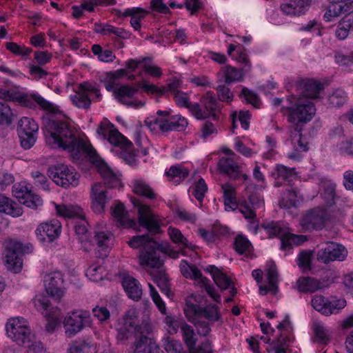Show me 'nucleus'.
<instances>
[{"instance_id": "338daca9", "label": "nucleus", "mask_w": 353, "mask_h": 353, "mask_svg": "<svg viewBox=\"0 0 353 353\" xmlns=\"http://www.w3.org/2000/svg\"><path fill=\"white\" fill-rule=\"evenodd\" d=\"M208 191L207 185L203 179H199L195 185L192 194L199 201H201L205 196V192Z\"/></svg>"}, {"instance_id": "c03bdc74", "label": "nucleus", "mask_w": 353, "mask_h": 353, "mask_svg": "<svg viewBox=\"0 0 353 353\" xmlns=\"http://www.w3.org/2000/svg\"><path fill=\"white\" fill-rule=\"evenodd\" d=\"M234 248L239 254H249L252 251L250 241L244 236L239 234L234 240Z\"/></svg>"}, {"instance_id": "052dcab7", "label": "nucleus", "mask_w": 353, "mask_h": 353, "mask_svg": "<svg viewBox=\"0 0 353 353\" xmlns=\"http://www.w3.org/2000/svg\"><path fill=\"white\" fill-rule=\"evenodd\" d=\"M132 147H130L129 148H123L119 149L118 152L119 157L122 159L126 163L129 165H134L137 161V154L134 151L132 150Z\"/></svg>"}, {"instance_id": "6e6552de", "label": "nucleus", "mask_w": 353, "mask_h": 353, "mask_svg": "<svg viewBox=\"0 0 353 353\" xmlns=\"http://www.w3.org/2000/svg\"><path fill=\"white\" fill-rule=\"evenodd\" d=\"M180 271L182 275L186 279L196 280L199 282L201 286L204 288L208 294L210 296L216 303H221V296L215 293L214 288L210 284V281L203 276L201 272L195 265H190L185 260L180 263Z\"/></svg>"}, {"instance_id": "e2e57ef3", "label": "nucleus", "mask_w": 353, "mask_h": 353, "mask_svg": "<svg viewBox=\"0 0 353 353\" xmlns=\"http://www.w3.org/2000/svg\"><path fill=\"white\" fill-rule=\"evenodd\" d=\"M100 81L104 85L105 89L109 92H112L115 90L114 85H117L119 81H117L114 79L113 74L110 72H105L100 77Z\"/></svg>"}, {"instance_id": "0e129e2a", "label": "nucleus", "mask_w": 353, "mask_h": 353, "mask_svg": "<svg viewBox=\"0 0 353 353\" xmlns=\"http://www.w3.org/2000/svg\"><path fill=\"white\" fill-rule=\"evenodd\" d=\"M314 332L317 338V341L321 344H326L329 342L327 330L323 325L319 323H315L314 325Z\"/></svg>"}, {"instance_id": "1a4fd4ad", "label": "nucleus", "mask_w": 353, "mask_h": 353, "mask_svg": "<svg viewBox=\"0 0 353 353\" xmlns=\"http://www.w3.org/2000/svg\"><path fill=\"white\" fill-rule=\"evenodd\" d=\"M328 222H334L327 209L316 208L307 212L300 223L305 230H321Z\"/></svg>"}, {"instance_id": "a18cd8bd", "label": "nucleus", "mask_w": 353, "mask_h": 353, "mask_svg": "<svg viewBox=\"0 0 353 353\" xmlns=\"http://www.w3.org/2000/svg\"><path fill=\"white\" fill-rule=\"evenodd\" d=\"M168 234L171 240L177 243L179 246L194 250L195 246L190 243L188 239L182 234L181 231L175 228L170 227L168 228Z\"/></svg>"}, {"instance_id": "a19ab883", "label": "nucleus", "mask_w": 353, "mask_h": 353, "mask_svg": "<svg viewBox=\"0 0 353 353\" xmlns=\"http://www.w3.org/2000/svg\"><path fill=\"white\" fill-rule=\"evenodd\" d=\"M352 30H353V19L344 17L339 23L335 35L339 39L343 40Z\"/></svg>"}, {"instance_id": "39448f33", "label": "nucleus", "mask_w": 353, "mask_h": 353, "mask_svg": "<svg viewBox=\"0 0 353 353\" xmlns=\"http://www.w3.org/2000/svg\"><path fill=\"white\" fill-rule=\"evenodd\" d=\"M290 110L288 121L294 124L293 130L297 132L302 131V126L310 121L316 112V108L312 101H302L300 99H298L294 107L290 108Z\"/></svg>"}, {"instance_id": "f8f14e48", "label": "nucleus", "mask_w": 353, "mask_h": 353, "mask_svg": "<svg viewBox=\"0 0 353 353\" xmlns=\"http://www.w3.org/2000/svg\"><path fill=\"white\" fill-rule=\"evenodd\" d=\"M39 126L32 119L23 117L18 123L17 132L21 145L24 149H30L36 141Z\"/></svg>"}, {"instance_id": "ea45409f", "label": "nucleus", "mask_w": 353, "mask_h": 353, "mask_svg": "<svg viewBox=\"0 0 353 353\" xmlns=\"http://www.w3.org/2000/svg\"><path fill=\"white\" fill-rule=\"evenodd\" d=\"M55 207L57 213L61 216L68 218L78 217L79 219L84 216L81 214L82 209L77 205H56Z\"/></svg>"}, {"instance_id": "c9c22d12", "label": "nucleus", "mask_w": 353, "mask_h": 353, "mask_svg": "<svg viewBox=\"0 0 353 353\" xmlns=\"http://www.w3.org/2000/svg\"><path fill=\"white\" fill-rule=\"evenodd\" d=\"M184 312L188 321L194 325L198 334L201 336H206L209 334L211 328L208 321L197 314L191 316V314H189V311L186 308H184Z\"/></svg>"}, {"instance_id": "0eeeda50", "label": "nucleus", "mask_w": 353, "mask_h": 353, "mask_svg": "<svg viewBox=\"0 0 353 353\" xmlns=\"http://www.w3.org/2000/svg\"><path fill=\"white\" fill-rule=\"evenodd\" d=\"M8 337L19 345L30 347L32 345L34 334L30 329L23 325L19 318L11 319L6 326Z\"/></svg>"}, {"instance_id": "864d4df0", "label": "nucleus", "mask_w": 353, "mask_h": 353, "mask_svg": "<svg viewBox=\"0 0 353 353\" xmlns=\"http://www.w3.org/2000/svg\"><path fill=\"white\" fill-rule=\"evenodd\" d=\"M14 119L10 107L5 102L0 101V125H10Z\"/></svg>"}, {"instance_id": "4be33fe9", "label": "nucleus", "mask_w": 353, "mask_h": 353, "mask_svg": "<svg viewBox=\"0 0 353 353\" xmlns=\"http://www.w3.org/2000/svg\"><path fill=\"white\" fill-rule=\"evenodd\" d=\"M17 102L22 106L27 107L30 109H34L37 106V104H38L42 109L45 110H48L52 113L56 112V108L53 105V104L46 101L41 96L37 94H28L21 93Z\"/></svg>"}, {"instance_id": "aec40b11", "label": "nucleus", "mask_w": 353, "mask_h": 353, "mask_svg": "<svg viewBox=\"0 0 353 353\" xmlns=\"http://www.w3.org/2000/svg\"><path fill=\"white\" fill-rule=\"evenodd\" d=\"M139 91V88L132 87L128 84L122 85L116 88L113 90L112 94L114 97L121 104L127 106L139 107L143 106L144 103L141 101H134L132 97Z\"/></svg>"}, {"instance_id": "4d7b16f0", "label": "nucleus", "mask_w": 353, "mask_h": 353, "mask_svg": "<svg viewBox=\"0 0 353 353\" xmlns=\"http://www.w3.org/2000/svg\"><path fill=\"white\" fill-rule=\"evenodd\" d=\"M228 85L224 82V83H219L216 88L219 99L225 103L231 102L234 97V94Z\"/></svg>"}, {"instance_id": "5701e85b", "label": "nucleus", "mask_w": 353, "mask_h": 353, "mask_svg": "<svg viewBox=\"0 0 353 353\" xmlns=\"http://www.w3.org/2000/svg\"><path fill=\"white\" fill-rule=\"evenodd\" d=\"M176 104L181 108H186L197 119H206L208 114L203 110L198 103H192L187 93L182 91L176 92L174 95Z\"/></svg>"}, {"instance_id": "ddd939ff", "label": "nucleus", "mask_w": 353, "mask_h": 353, "mask_svg": "<svg viewBox=\"0 0 353 353\" xmlns=\"http://www.w3.org/2000/svg\"><path fill=\"white\" fill-rule=\"evenodd\" d=\"M90 313L88 310H75L69 313L63 321L67 336L72 337L79 332L90 323Z\"/></svg>"}, {"instance_id": "b1692460", "label": "nucleus", "mask_w": 353, "mask_h": 353, "mask_svg": "<svg viewBox=\"0 0 353 353\" xmlns=\"http://www.w3.org/2000/svg\"><path fill=\"white\" fill-rule=\"evenodd\" d=\"M111 214L117 225L140 231L139 229L137 228V223L128 217V212L125 210L123 204L120 201H116L115 205L111 207Z\"/></svg>"}, {"instance_id": "79ce46f5", "label": "nucleus", "mask_w": 353, "mask_h": 353, "mask_svg": "<svg viewBox=\"0 0 353 353\" xmlns=\"http://www.w3.org/2000/svg\"><path fill=\"white\" fill-rule=\"evenodd\" d=\"M225 84H230L236 81H241L243 79L242 70L230 65H226L223 68Z\"/></svg>"}, {"instance_id": "cd10ccee", "label": "nucleus", "mask_w": 353, "mask_h": 353, "mask_svg": "<svg viewBox=\"0 0 353 353\" xmlns=\"http://www.w3.org/2000/svg\"><path fill=\"white\" fill-rule=\"evenodd\" d=\"M181 81L179 79L173 78L171 82L168 83L167 87L158 88L153 84H148L146 82H143L142 83V88L147 92L157 94L160 96L165 94L167 92H170L174 95L176 92H180L178 89L181 88Z\"/></svg>"}, {"instance_id": "8fccbe9b", "label": "nucleus", "mask_w": 353, "mask_h": 353, "mask_svg": "<svg viewBox=\"0 0 353 353\" xmlns=\"http://www.w3.org/2000/svg\"><path fill=\"white\" fill-rule=\"evenodd\" d=\"M296 192L294 190H288L282 194L279 205L281 208L290 209L296 206Z\"/></svg>"}, {"instance_id": "bb28decb", "label": "nucleus", "mask_w": 353, "mask_h": 353, "mask_svg": "<svg viewBox=\"0 0 353 353\" xmlns=\"http://www.w3.org/2000/svg\"><path fill=\"white\" fill-rule=\"evenodd\" d=\"M352 9L353 2H330L323 15V18L326 21H331L334 18L338 17L342 14L348 13L350 14Z\"/></svg>"}, {"instance_id": "7ed1b4c3", "label": "nucleus", "mask_w": 353, "mask_h": 353, "mask_svg": "<svg viewBox=\"0 0 353 353\" xmlns=\"http://www.w3.org/2000/svg\"><path fill=\"white\" fill-rule=\"evenodd\" d=\"M99 172L103 179V184L97 183L91 188V208L97 214L104 212L106 203L112 198L105 188H116L121 185L119 177L107 165L101 166Z\"/></svg>"}, {"instance_id": "f257e3e1", "label": "nucleus", "mask_w": 353, "mask_h": 353, "mask_svg": "<svg viewBox=\"0 0 353 353\" xmlns=\"http://www.w3.org/2000/svg\"><path fill=\"white\" fill-rule=\"evenodd\" d=\"M132 202L137 210L139 226L145 228L148 234L134 236L128 243L133 249L143 248L139 256L140 265L143 268L157 269V272L150 271V274L161 292L170 296V283L167 274L163 269L166 252L163 246L152 238V236L161 232L160 219L150 206L138 199Z\"/></svg>"}, {"instance_id": "c756f323", "label": "nucleus", "mask_w": 353, "mask_h": 353, "mask_svg": "<svg viewBox=\"0 0 353 353\" xmlns=\"http://www.w3.org/2000/svg\"><path fill=\"white\" fill-rule=\"evenodd\" d=\"M296 173L294 168H290L282 164L276 165L272 172V176L276 180L274 185L277 187L282 185L279 180L290 182L292 179L296 178Z\"/></svg>"}, {"instance_id": "2eb2a0df", "label": "nucleus", "mask_w": 353, "mask_h": 353, "mask_svg": "<svg viewBox=\"0 0 353 353\" xmlns=\"http://www.w3.org/2000/svg\"><path fill=\"white\" fill-rule=\"evenodd\" d=\"M46 292L53 299L59 301L65 294L63 274L59 271L51 272L44 277Z\"/></svg>"}, {"instance_id": "58836bf2", "label": "nucleus", "mask_w": 353, "mask_h": 353, "mask_svg": "<svg viewBox=\"0 0 353 353\" xmlns=\"http://www.w3.org/2000/svg\"><path fill=\"white\" fill-rule=\"evenodd\" d=\"M107 139L110 144L120 147V149L123 147V148H129L133 146L132 143L128 140L117 130H112L109 132Z\"/></svg>"}, {"instance_id": "412c9836", "label": "nucleus", "mask_w": 353, "mask_h": 353, "mask_svg": "<svg viewBox=\"0 0 353 353\" xmlns=\"http://www.w3.org/2000/svg\"><path fill=\"white\" fill-rule=\"evenodd\" d=\"M142 327L137 325V321L134 316L127 314L124 318L123 324L117 329V339L121 343L126 341L132 332H134L136 336L141 334Z\"/></svg>"}, {"instance_id": "6ab92c4d", "label": "nucleus", "mask_w": 353, "mask_h": 353, "mask_svg": "<svg viewBox=\"0 0 353 353\" xmlns=\"http://www.w3.org/2000/svg\"><path fill=\"white\" fill-rule=\"evenodd\" d=\"M185 308L188 310L189 314H191V316L197 314L202 318L205 317L212 323L215 321L222 323V316L219 311V307L216 305L210 304L205 307H200L188 302Z\"/></svg>"}, {"instance_id": "5fc2aeb1", "label": "nucleus", "mask_w": 353, "mask_h": 353, "mask_svg": "<svg viewBox=\"0 0 353 353\" xmlns=\"http://www.w3.org/2000/svg\"><path fill=\"white\" fill-rule=\"evenodd\" d=\"M267 279L268 281L270 290L275 294L278 290V272L277 268L274 262H272L267 270Z\"/></svg>"}, {"instance_id": "4468645a", "label": "nucleus", "mask_w": 353, "mask_h": 353, "mask_svg": "<svg viewBox=\"0 0 353 353\" xmlns=\"http://www.w3.org/2000/svg\"><path fill=\"white\" fill-rule=\"evenodd\" d=\"M145 123L151 130H154L156 129L155 125H158L159 128L163 132L172 130L183 131L188 125L187 119L179 114L165 119L156 118L150 120L147 119Z\"/></svg>"}, {"instance_id": "37998d69", "label": "nucleus", "mask_w": 353, "mask_h": 353, "mask_svg": "<svg viewBox=\"0 0 353 353\" xmlns=\"http://www.w3.org/2000/svg\"><path fill=\"white\" fill-rule=\"evenodd\" d=\"M133 188L134 192L137 194L141 195L149 199H154L156 197V194L152 189L143 180H134Z\"/></svg>"}, {"instance_id": "f704fd0d", "label": "nucleus", "mask_w": 353, "mask_h": 353, "mask_svg": "<svg viewBox=\"0 0 353 353\" xmlns=\"http://www.w3.org/2000/svg\"><path fill=\"white\" fill-rule=\"evenodd\" d=\"M297 289L300 292H314L323 288L320 281L310 276L301 277L296 281Z\"/></svg>"}, {"instance_id": "69168bd1", "label": "nucleus", "mask_w": 353, "mask_h": 353, "mask_svg": "<svg viewBox=\"0 0 353 353\" xmlns=\"http://www.w3.org/2000/svg\"><path fill=\"white\" fill-rule=\"evenodd\" d=\"M6 48L8 50L11 52L20 56H28L32 52L30 48H26L25 46H19L16 43L8 42L6 45Z\"/></svg>"}, {"instance_id": "a878e982", "label": "nucleus", "mask_w": 353, "mask_h": 353, "mask_svg": "<svg viewBox=\"0 0 353 353\" xmlns=\"http://www.w3.org/2000/svg\"><path fill=\"white\" fill-rule=\"evenodd\" d=\"M301 94L307 98H317L321 91L324 89L323 83L312 79H303L297 85Z\"/></svg>"}, {"instance_id": "9d476101", "label": "nucleus", "mask_w": 353, "mask_h": 353, "mask_svg": "<svg viewBox=\"0 0 353 353\" xmlns=\"http://www.w3.org/2000/svg\"><path fill=\"white\" fill-rule=\"evenodd\" d=\"M48 176L58 185L68 188L79 184V175L64 164H57L48 168Z\"/></svg>"}, {"instance_id": "393cba45", "label": "nucleus", "mask_w": 353, "mask_h": 353, "mask_svg": "<svg viewBox=\"0 0 353 353\" xmlns=\"http://www.w3.org/2000/svg\"><path fill=\"white\" fill-rule=\"evenodd\" d=\"M312 0H290L281 5V11L288 15L301 16L304 14L311 6Z\"/></svg>"}, {"instance_id": "9b49d317", "label": "nucleus", "mask_w": 353, "mask_h": 353, "mask_svg": "<svg viewBox=\"0 0 353 353\" xmlns=\"http://www.w3.org/2000/svg\"><path fill=\"white\" fill-rule=\"evenodd\" d=\"M347 254V251L343 245L334 242H326L319 246L316 259L319 262L328 264L334 261H344Z\"/></svg>"}, {"instance_id": "de8ad7c7", "label": "nucleus", "mask_w": 353, "mask_h": 353, "mask_svg": "<svg viewBox=\"0 0 353 353\" xmlns=\"http://www.w3.org/2000/svg\"><path fill=\"white\" fill-rule=\"evenodd\" d=\"M162 346L168 353H187L179 341L169 336L163 339Z\"/></svg>"}, {"instance_id": "f3484780", "label": "nucleus", "mask_w": 353, "mask_h": 353, "mask_svg": "<svg viewBox=\"0 0 353 353\" xmlns=\"http://www.w3.org/2000/svg\"><path fill=\"white\" fill-rule=\"evenodd\" d=\"M181 330L183 341L188 346L190 353H212V350L208 341L203 343L197 349H195L197 339L191 325L185 323L182 325Z\"/></svg>"}, {"instance_id": "603ef678", "label": "nucleus", "mask_w": 353, "mask_h": 353, "mask_svg": "<svg viewBox=\"0 0 353 353\" xmlns=\"http://www.w3.org/2000/svg\"><path fill=\"white\" fill-rule=\"evenodd\" d=\"M313 257L312 251L303 250L297 257V265L303 272L310 271L312 269L311 262Z\"/></svg>"}, {"instance_id": "f03ea898", "label": "nucleus", "mask_w": 353, "mask_h": 353, "mask_svg": "<svg viewBox=\"0 0 353 353\" xmlns=\"http://www.w3.org/2000/svg\"><path fill=\"white\" fill-rule=\"evenodd\" d=\"M45 127L53 143L67 150L74 159H79L85 154L93 163L97 162L99 157L95 150L78 138L69 123L61 120H48Z\"/></svg>"}, {"instance_id": "dca6fc26", "label": "nucleus", "mask_w": 353, "mask_h": 353, "mask_svg": "<svg viewBox=\"0 0 353 353\" xmlns=\"http://www.w3.org/2000/svg\"><path fill=\"white\" fill-rule=\"evenodd\" d=\"M311 303L314 310L323 315L328 316L336 314L345 307L346 301L345 299L329 301L321 295H315L312 297Z\"/></svg>"}, {"instance_id": "09e8293b", "label": "nucleus", "mask_w": 353, "mask_h": 353, "mask_svg": "<svg viewBox=\"0 0 353 353\" xmlns=\"http://www.w3.org/2000/svg\"><path fill=\"white\" fill-rule=\"evenodd\" d=\"M347 100V94L342 89H336L328 96V101L332 107H341L346 103Z\"/></svg>"}, {"instance_id": "13d9d810", "label": "nucleus", "mask_w": 353, "mask_h": 353, "mask_svg": "<svg viewBox=\"0 0 353 353\" xmlns=\"http://www.w3.org/2000/svg\"><path fill=\"white\" fill-rule=\"evenodd\" d=\"M21 95V92L17 88L8 86L6 88H0V99L5 101H17Z\"/></svg>"}, {"instance_id": "473e14b6", "label": "nucleus", "mask_w": 353, "mask_h": 353, "mask_svg": "<svg viewBox=\"0 0 353 353\" xmlns=\"http://www.w3.org/2000/svg\"><path fill=\"white\" fill-rule=\"evenodd\" d=\"M122 285L128 297L134 301L141 298L142 289L138 280L131 276L124 277Z\"/></svg>"}, {"instance_id": "c85d7f7f", "label": "nucleus", "mask_w": 353, "mask_h": 353, "mask_svg": "<svg viewBox=\"0 0 353 353\" xmlns=\"http://www.w3.org/2000/svg\"><path fill=\"white\" fill-rule=\"evenodd\" d=\"M201 102L208 111V112L204 111L208 114L206 118L211 117L214 120L219 119L220 104L216 101L212 92H208L205 96L202 97Z\"/></svg>"}, {"instance_id": "6e6d98bb", "label": "nucleus", "mask_w": 353, "mask_h": 353, "mask_svg": "<svg viewBox=\"0 0 353 353\" xmlns=\"http://www.w3.org/2000/svg\"><path fill=\"white\" fill-rule=\"evenodd\" d=\"M88 223L84 216L74 223V230L81 242L89 241V235L87 228Z\"/></svg>"}, {"instance_id": "2f4dec72", "label": "nucleus", "mask_w": 353, "mask_h": 353, "mask_svg": "<svg viewBox=\"0 0 353 353\" xmlns=\"http://www.w3.org/2000/svg\"><path fill=\"white\" fill-rule=\"evenodd\" d=\"M135 342L134 353H158L159 347L151 338L140 334Z\"/></svg>"}, {"instance_id": "7c9ffc66", "label": "nucleus", "mask_w": 353, "mask_h": 353, "mask_svg": "<svg viewBox=\"0 0 353 353\" xmlns=\"http://www.w3.org/2000/svg\"><path fill=\"white\" fill-rule=\"evenodd\" d=\"M218 169L232 179H236L240 174L239 165L232 158H221L218 163Z\"/></svg>"}, {"instance_id": "680f3d73", "label": "nucleus", "mask_w": 353, "mask_h": 353, "mask_svg": "<svg viewBox=\"0 0 353 353\" xmlns=\"http://www.w3.org/2000/svg\"><path fill=\"white\" fill-rule=\"evenodd\" d=\"M110 234L104 232H96L94 238L92 240H90L89 241L92 244L96 243L99 248H101L102 250H104L106 248H108V243L110 241Z\"/></svg>"}, {"instance_id": "72a5a7b5", "label": "nucleus", "mask_w": 353, "mask_h": 353, "mask_svg": "<svg viewBox=\"0 0 353 353\" xmlns=\"http://www.w3.org/2000/svg\"><path fill=\"white\" fill-rule=\"evenodd\" d=\"M0 212L18 217L23 214V210L19 204L0 194Z\"/></svg>"}, {"instance_id": "20e7f679", "label": "nucleus", "mask_w": 353, "mask_h": 353, "mask_svg": "<svg viewBox=\"0 0 353 353\" xmlns=\"http://www.w3.org/2000/svg\"><path fill=\"white\" fill-rule=\"evenodd\" d=\"M32 250L30 244L23 245L21 242L10 239L6 241L5 245L4 263L8 270L18 273L22 268V259L21 256Z\"/></svg>"}, {"instance_id": "4c0bfd02", "label": "nucleus", "mask_w": 353, "mask_h": 353, "mask_svg": "<svg viewBox=\"0 0 353 353\" xmlns=\"http://www.w3.org/2000/svg\"><path fill=\"white\" fill-rule=\"evenodd\" d=\"M188 169L179 164L172 165L169 170L166 172V175L176 183H179L184 180L188 176Z\"/></svg>"}, {"instance_id": "a211bd4d", "label": "nucleus", "mask_w": 353, "mask_h": 353, "mask_svg": "<svg viewBox=\"0 0 353 353\" xmlns=\"http://www.w3.org/2000/svg\"><path fill=\"white\" fill-rule=\"evenodd\" d=\"M61 225L58 220H52L50 222L40 224L35 234L38 240L41 242H52L57 239L61 234Z\"/></svg>"}, {"instance_id": "423d86ee", "label": "nucleus", "mask_w": 353, "mask_h": 353, "mask_svg": "<svg viewBox=\"0 0 353 353\" xmlns=\"http://www.w3.org/2000/svg\"><path fill=\"white\" fill-rule=\"evenodd\" d=\"M263 227L270 235L279 237L282 250H289L292 248L293 245H299L307 239L306 236L290 233L286 228L278 222H268L263 224Z\"/></svg>"}, {"instance_id": "774afa93", "label": "nucleus", "mask_w": 353, "mask_h": 353, "mask_svg": "<svg viewBox=\"0 0 353 353\" xmlns=\"http://www.w3.org/2000/svg\"><path fill=\"white\" fill-rule=\"evenodd\" d=\"M68 353H91V347L85 341H75L68 349Z\"/></svg>"}, {"instance_id": "e433bc0d", "label": "nucleus", "mask_w": 353, "mask_h": 353, "mask_svg": "<svg viewBox=\"0 0 353 353\" xmlns=\"http://www.w3.org/2000/svg\"><path fill=\"white\" fill-rule=\"evenodd\" d=\"M335 188V184L330 181H325L321 185L322 192L321 195L328 207H331L335 204V199L336 197Z\"/></svg>"}, {"instance_id": "3c124183", "label": "nucleus", "mask_w": 353, "mask_h": 353, "mask_svg": "<svg viewBox=\"0 0 353 353\" xmlns=\"http://www.w3.org/2000/svg\"><path fill=\"white\" fill-rule=\"evenodd\" d=\"M72 103L79 108L87 109L91 104L90 96L78 90L76 94L70 96Z\"/></svg>"}, {"instance_id": "bf43d9fd", "label": "nucleus", "mask_w": 353, "mask_h": 353, "mask_svg": "<svg viewBox=\"0 0 353 353\" xmlns=\"http://www.w3.org/2000/svg\"><path fill=\"white\" fill-rule=\"evenodd\" d=\"M213 280L216 285L223 290L228 289L232 284L230 279L220 270L216 272V274L215 273Z\"/></svg>"}, {"instance_id": "49530a36", "label": "nucleus", "mask_w": 353, "mask_h": 353, "mask_svg": "<svg viewBox=\"0 0 353 353\" xmlns=\"http://www.w3.org/2000/svg\"><path fill=\"white\" fill-rule=\"evenodd\" d=\"M16 196L19 199L21 203L30 208H37L42 205L41 198L37 195L32 194L31 192H26L23 195H16Z\"/></svg>"}]
</instances>
